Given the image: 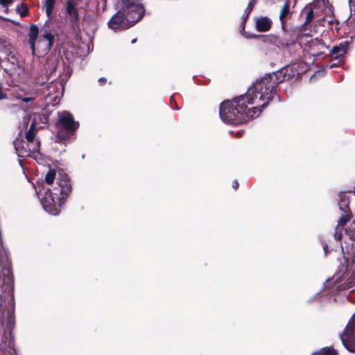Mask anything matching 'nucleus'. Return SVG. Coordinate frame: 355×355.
Segmentation results:
<instances>
[{"mask_svg": "<svg viewBox=\"0 0 355 355\" xmlns=\"http://www.w3.org/2000/svg\"><path fill=\"white\" fill-rule=\"evenodd\" d=\"M241 135H242V132H238L236 133V137H241Z\"/></svg>", "mask_w": 355, "mask_h": 355, "instance_id": "nucleus-33", "label": "nucleus"}, {"mask_svg": "<svg viewBox=\"0 0 355 355\" xmlns=\"http://www.w3.org/2000/svg\"><path fill=\"white\" fill-rule=\"evenodd\" d=\"M2 284L3 290L13 292V279L12 270L9 268H3L0 271V284Z\"/></svg>", "mask_w": 355, "mask_h": 355, "instance_id": "nucleus-9", "label": "nucleus"}, {"mask_svg": "<svg viewBox=\"0 0 355 355\" xmlns=\"http://www.w3.org/2000/svg\"><path fill=\"white\" fill-rule=\"evenodd\" d=\"M327 249H328V246L327 245H323V250H324V252L325 254H327Z\"/></svg>", "mask_w": 355, "mask_h": 355, "instance_id": "nucleus-32", "label": "nucleus"}, {"mask_svg": "<svg viewBox=\"0 0 355 355\" xmlns=\"http://www.w3.org/2000/svg\"><path fill=\"white\" fill-rule=\"evenodd\" d=\"M56 173L54 169H50L45 177V182L47 184H53L55 178Z\"/></svg>", "mask_w": 355, "mask_h": 355, "instance_id": "nucleus-21", "label": "nucleus"}, {"mask_svg": "<svg viewBox=\"0 0 355 355\" xmlns=\"http://www.w3.org/2000/svg\"><path fill=\"white\" fill-rule=\"evenodd\" d=\"M7 94L3 91L1 87H0V101L2 99L7 98Z\"/></svg>", "mask_w": 355, "mask_h": 355, "instance_id": "nucleus-28", "label": "nucleus"}, {"mask_svg": "<svg viewBox=\"0 0 355 355\" xmlns=\"http://www.w3.org/2000/svg\"><path fill=\"white\" fill-rule=\"evenodd\" d=\"M35 129L36 121H34L31 123L28 130L26 132L25 138L28 143H37L39 140H35Z\"/></svg>", "mask_w": 355, "mask_h": 355, "instance_id": "nucleus-16", "label": "nucleus"}, {"mask_svg": "<svg viewBox=\"0 0 355 355\" xmlns=\"http://www.w3.org/2000/svg\"><path fill=\"white\" fill-rule=\"evenodd\" d=\"M232 187L234 189H237L238 187H239V183L236 180H234L232 183Z\"/></svg>", "mask_w": 355, "mask_h": 355, "instance_id": "nucleus-31", "label": "nucleus"}, {"mask_svg": "<svg viewBox=\"0 0 355 355\" xmlns=\"http://www.w3.org/2000/svg\"><path fill=\"white\" fill-rule=\"evenodd\" d=\"M256 29L259 32H266L270 30L272 20L268 17H261L255 19Z\"/></svg>", "mask_w": 355, "mask_h": 355, "instance_id": "nucleus-12", "label": "nucleus"}, {"mask_svg": "<svg viewBox=\"0 0 355 355\" xmlns=\"http://www.w3.org/2000/svg\"><path fill=\"white\" fill-rule=\"evenodd\" d=\"M55 41V36L52 33L46 31L44 34L40 35V38L38 40V44L44 43V51L49 52L52 48Z\"/></svg>", "mask_w": 355, "mask_h": 355, "instance_id": "nucleus-13", "label": "nucleus"}, {"mask_svg": "<svg viewBox=\"0 0 355 355\" xmlns=\"http://www.w3.org/2000/svg\"><path fill=\"white\" fill-rule=\"evenodd\" d=\"M66 12L69 17V20L73 26L79 24L80 15L75 0H67L66 1Z\"/></svg>", "mask_w": 355, "mask_h": 355, "instance_id": "nucleus-10", "label": "nucleus"}, {"mask_svg": "<svg viewBox=\"0 0 355 355\" xmlns=\"http://www.w3.org/2000/svg\"><path fill=\"white\" fill-rule=\"evenodd\" d=\"M17 13L21 17H24L28 15V7L27 4L22 3L17 7Z\"/></svg>", "mask_w": 355, "mask_h": 355, "instance_id": "nucleus-20", "label": "nucleus"}, {"mask_svg": "<svg viewBox=\"0 0 355 355\" xmlns=\"http://www.w3.org/2000/svg\"><path fill=\"white\" fill-rule=\"evenodd\" d=\"M290 3L286 1L282 6L279 13V21L281 22L282 28L286 30V21L287 18L291 16Z\"/></svg>", "mask_w": 355, "mask_h": 355, "instance_id": "nucleus-15", "label": "nucleus"}, {"mask_svg": "<svg viewBox=\"0 0 355 355\" xmlns=\"http://www.w3.org/2000/svg\"><path fill=\"white\" fill-rule=\"evenodd\" d=\"M98 82L99 85L103 86L107 83V79L105 78L102 77L98 80Z\"/></svg>", "mask_w": 355, "mask_h": 355, "instance_id": "nucleus-30", "label": "nucleus"}, {"mask_svg": "<svg viewBox=\"0 0 355 355\" xmlns=\"http://www.w3.org/2000/svg\"><path fill=\"white\" fill-rule=\"evenodd\" d=\"M340 209L344 213H349L351 212V209L349 207V200L348 198L346 197V194L340 196V200L338 202Z\"/></svg>", "mask_w": 355, "mask_h": 355, "instance_id": "nucleus-17", "label": "nucleus"}, {"mask_svg": "<svg viewBox=\"0 0 355 355\" xmlns=\"http://www.w3.org/2000/svg\"><path fill=\"white\" fill-rule=\"evenodd\" d=\"M7 324H6V331H11L15 325V318L12 314L10 312L8 313L7 318H6Z\"/></svg>", "mask_w": 355, "mask_h": 355, "instance_id": "nucleus-22", "label": "nucleus"}, {"mask_svg": "<svg viewBox=\"0 0 355 355\" xmlns=\"http://www.w3.org/2000/svg\"><path fill=\"white\" fill-rule=\"evenodd\" d=\"M312 355H338L336 351L329 347H323L320 351L313 352Z\"/></svg>", "mask_w": 355, "mask_h": 355, "instance_id": "nucleus-19", "label": "nucleus"}, {"mask_svg": "<svg viewBox=\"0 0 355 355\" xmlns=\"http://www.w3.org/2000/svg\"><path fill=\"white\" fill-rule=\"evenodd\" d=\"M17 98L21 99L24 103L33 102L34 101V98L31 97L21 98L19 96H17Z\"/></svg>", "mask_w": 355, "mask_h": 355, "instance_id": "nucleus-26", "label": "nucleus"}, {"mask_svg": "<svg viewBox=\"0 0 355 355\" xmlns=\"http://www.w3.org/2000/svg\"><path fill=\"white\" fill-rule=\"evenodd\" d=\"M15 150L19 157H31L32 154L39 153L40 141L37 143H28L23 139L20 132L13 141Z\"/></svg>", "mask_w": 355, "mask_h": 355, "instance_id": "nucleus-5", "label": "nucleus"}, {"mask_svg": "<svg viewBox=\"0 0 355 355\" xmlns=\"http://www.w3.org/2000/svg\"><path fill=\"white\" fill-rule=\"evenodd\" d=\"M44 4L46 15L49 18H51L55 4V0H45Z\"/></svg>", "mask_w": 355, "mask_h": 355, "instance_id": "nucleus-18", "label": "nucleus"}, {"mask_svg": "<svg viewBox=\"0 0 355 355\" xmlns=\"http://www.w3.org/2000/svg\"><path fill=\"white\" fill-rule=\"evenodd\" d=\"M58 132L55 135L57 142H64L74 137L80 124L76 121L71 113L64 111L58 113V119L56 122Z\"/></svg>", "mask_w": 355, "mask_h": 355, "instance_id": "nucleus-3", "label": "nucleus"}, {"mask_svg": "<svg viewBox=\"0 0 355 355\" xmlns=\"http://www.w3.org/2000/svg\"><path fill=\"white\" fill-rule=\"evenodd\" d=\"M38 27L35 24H31L28 33V43L33 54L35 52V43L38 37Z\"/></svg>", "mask_w": 355, "mask_h": 355, "instance_id": "nucleus-14", "label": "nucleus"}, {"mask_svg": "<svg viewBox=\"0 0 355 355\" xmlns=\"http://www.w3.org/2000/svg\"><path fill=\"white\" fill-rule=\"evenodd\" d=\"M141 0H121L119 8L133 16L135 19L141 20L144 14V8L141 3Z\"/></svg>", "mask_w": 355, "mask_h": 355, "instance_id": "nucleus-7", "label": "nucleus"}, {"mask_svg": "<svg viewBox=\"0 0 355 355\" xmlns=\"http://www.w3.org/2000/svg\"><path fill=\"white\" fill-rule=\"evenodd\" d=\"M334 66H336V65H335V64H331V65L330 66V68H332V67H334Z\"/></svg>", "mask_w": 355, "mask_h": 355, "instance_id": "nucleus-34", "label": "nucleus"}, {"mask_svg": "<svg viewBox=\"0 0 355 355\" xmlns=\"http://www.w3.org/2000/svg\"><path fill=\"white\" fill-rule=\"evenodd\" d=\"M325 4L324 0H315L311 3L308 4L304 8V11H306L305 21L302 27L307 26L315 17L319 15L320 10L324 7Z\"/></svg>", "mask_w": 355, "mask_h": 355, "instance_id": "nucleus-8", "label": "nucleus"}, {"mask_svg": "<svg viewBox=\"0 0 355 355\" xmlns=\"http://www.w3.org/2000/svg\"><path fill=\"white\" fill-rule=\"evenodd\" d=\"M139 20L119 8V10L110 18L107 22L109 28L115 32L127 30L133 26Z\"/></svg>", "mask_w": 355, "mask_h": 355, "instance_id": "nucleus-4", "label": "nucleus"}, {"mask_svg": "<svg viewBox=\"0 0 355 355\" xmlns=\"http://www.w3.org/2000/svg\"><path fill=\"white\" fill-rule=\"evenodd\" d=\"M173 96H171V99L173 100Z\"/></svg>", "mask_w": 355, "mask_h": 355, "instance_id": "nucleus-36", "label": "nucleus"}, {"mask_svg": "<svg viewBox=\"0 0 355 355\" xmlns=\"http://www.w3.org/2000/svg\"><path fill=\"white\" fill-rule=\"evenodd\" d=\"M342 230H340V227H336V232H335V234H334V237L336 240H340L341 238H342Z\"/></svg>", "mask_w": 355, "mask_h": 355, "instance_id": "nucleus-24", "label": "nucleus"}, {"mask_svg": "<svg viewBox=\"0 0 355 355\" xmlns=\"http://www.w3.org/2000/svg\"><path fill=\"white\" fill-rule=\"evenodd\" d=\"M12 107H16V105L13 104L12 105Z\"/></svg>", "mask_w": 355, "mask_h": 355, "instance_id": "nucleus-37", "label": "nucleus"}, {"mask_svg": "<svg viewBox=\"0 0 355 355\" xmlns=\"http://www.w3.org/2000/svg\"><path fill=\"white\" fill-rule=\"evenodd\" d=\"M12 0H0V5L3 7L8 6L10 3H12Z\"/></svg>", "mask_w": 355, "mask_h": 355, "instance_id": "nucleus-27", "label": "nucleus"}, {"mask_svg": "<svg viewBox=\"0 0 355 355\" xmlns=\"http://www.w3.org/2000/svg\"><path fill=\"white\" fill-rule=\"evenodd\" d=\"M248 16H247V13H245V15L243 16L242 22H241V26H242L243 30L244 29V26H245V24L248 19Z\"/></svg>", "mask_w": 355, "mask_h": 355, "instance_id": "nucleus-29", "label": "nucleus"}, {"mask_svg": "<svg viewBox=\"0 0 355 355\" xmlns=\"http://www.w3.org/2000/svg\"><path fill=\"white\" fill-rule=\"evenodd\" d=\"M349 42L347 41L340 43L337 46H334L331 50V53L332 55H335L336 59H341L347 53L349 49Z\"/></svg>", "mask_w": 355, "mask_h": 355, "instance_id": "nucleus-11", "label": "nucleus"}, {"mask_svg": "<svg viewBox=\"0 0 355 355\" xmlns=\"http://www.w3.org/2000/svg\"><path fill=\"white\" fill-rule=\"evenodd\" d=\"M254 6V3L252 1L249 2L247 8L245 10V13H247V16L250 15L251 12L252 8Z\"/></svg>", "mask_w": 355, "mask_h": 355, "instance_id": "nucleus-25", "label": "nucleus"}, {"mask_svg": "<svg viewBox=\"0 0 355 355\" xmlns=\"http://www.w3.org/2000/svg\"><path fill=\"white\" fill-rule=\"evenodd\" d=\"M340 339L346 349L355 353V313L340 336Z\"/></svg>", "mask_w": 355, "mask_h": 355, "instance_id": "nucleus-6", "label": "nucleus"}, {"mask_svg": "<svg viewBox=\"0 0 355 355\" xmlns=\"http://www.w3.org/2000/svg\"><path fill=\"white\" fill-rule=\"evenodd\" d=\"M136 42V39L132 40V42L134 43Z\"/></svg>", "mask_w": 355, "mask_h": 355, "instance_id": "nucleus-35", "label": "nucleus"}, {"mask_svg": "<svg viewBox=\"0 0 355 355\" xmlns=\"http://www.w3.org/2000/svg\"><path fill=\"white\" fill-rule=\"evenodd\" d=\"M350 215L349 213L344 214L338 220V225L336 227H338L340 228V230L343 229L344 225L346 224V223L349 220Z\"/></svg>", "mask_w": 355, "mask_h": 355, "instance_id": "nucleus-23", "label": "nucleus"}, {"mask_svg": "<svg viewBox=\"0 0 355 355\" xmlns=\"http://www.w3.org/2000/svg\"><path fill=\"white\" fill-rule=\"evenodd\" d=\"M282 82L276 73L257 80L246 93L221 103L219 114L228 124H242L257 117L273 98L276 88Z\"/></svg>", "mask_w": 355, "mask_h": 355, "instance_id": "nucleus-1", "label": "nucleus"}, {"mask_svg": "<svg viewBox=\"0 0 355 355\" xmlns=\"http://www.w3.org/2000/svg\"><path fill=\"white\" fill-rule=\"evenodd\" d=\"M56 180L58 187L53 189H42L45 195L42 199V204L44 209L52 215H58L60 213L61 207L72 191L71 181L67 174L62 171L58 172Z\"/></svg>", "mask_w": 355, "mask_h": 355, "instance_id": "nucleus-2", "label": "nucleus"}]
</instances>
